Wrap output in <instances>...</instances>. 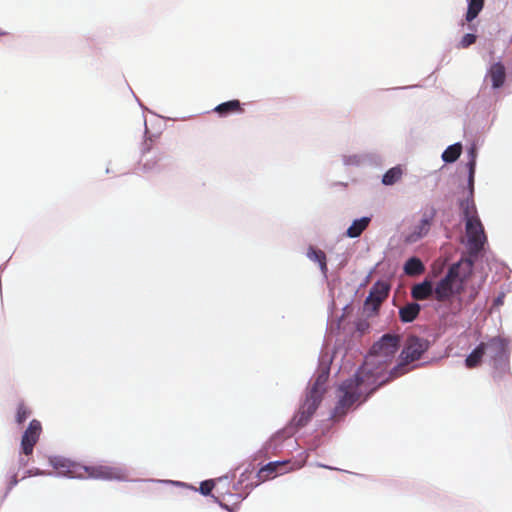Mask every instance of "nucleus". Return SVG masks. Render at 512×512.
I'll use <instances>...</instances> for the list:
<instances>
[{"mask_svg":"<svg viewBox=\"0 0 512 512\" xmlns=\"http://www.w3.org/2000/svg\"><path fill=\"white\" fill-rule=\"evenodd\" d=\"M398 342L397 336L384 335L380 341L374 344L355 379H350L340 386L337 414H343L345 409L362 397L369 395L389 379L384 373V369L393 359L398 349Z\"/></svg>","mask_w":512,"mask_h":512,"instance_id":"nucleus-1","label":"nucleus"},{"mask_svg":"<svg viewBox=\"0 0 512 512\" xmlns=\"http://www.w3.org/2000/svg\"><path fill=\"white\" fill-rule=\"evenodd\" d=\"M454 198H456L461 215L465 221L463 243L467 249L468 256L488 253V238L484 226L478 217L474 195H471V190H467L465 195H456Z\"/></svg>","mask_w":512,"mask_h":512,"instance_id":"nucleus-2","label":"nucleus"},{"mask_svg":"<svg viewBox=\"0 0 512 512\" xmlns=\"http://www.w3.org/2000/svg\"><path fill=\"white\" fill-rule=\"evenodd\" d=\"M49 462L57 471L58 475L70 478H94L104 480L123 478L119 468L108 466L88 467L63 457H51Z\"/></svg>","mask_w":512,"mask_h":512,"instance_id":"nucleus-3","label":"nucleus"},{"mask_svg":"<svg viewBox=\"0 0 512 512\" xmlns=\"http://www.w3.org/2000/svg\"><path fill=\"white\" fill-rule=\"evenodd\" d=\"M473 258H460L459 262L450 267V306L454 302L455 295L460 302L470 301L475 293L471 285Z\"/></svg>","mask_w":512,"mask_h":512,"instance_id":"nucleus-4","label":"nucleus"},{"mask_svg":"<svg viewBox=\"0 0 512 512\" xmlns=\"http://www.w3.org/2000/svg\"><path fill=\"white\" fill-rule=\"evenodd\" d=\"M426 349V345L423 341L418 338L411 337L406 343L404 350L402 351V362L390 372L391 377H396L401 375L407 371L405 366L413 362L421 356V354Z\"/></svg>","mask_w":512,"mask_h":512,"instance_id":"nucleus-5","label":"nucleus"},{"mask_svg":"<svg viewBox=\"0 0 512 512\" xmlns=\"http://www.w3.org/2000/svg\"><path fill=\"white\" fill-rule=\"evenodd\" d=\"M484 356L490 359L495 368L505 369L508 363L507 342L502 338H493L484 343Z\"/></svg>","mask_w":512,"mask_h":512,"instance_id":"nucleus-6","label":"nucleus"},{"mask_svg":"<svg viewBox=\"0 0 512 512\" xmlns=\"http://www.w3.org/2000/svg\"><path fill=\"white\" fill-rule=\"evenodd\" d=\"M163 159V153L155 149L154 141L147 138L142 143L140 164L145 170H155L159 167V163Z\"/></svg>","mask_w":512,"mask_h":512,"instance_id":"nucleus-7","label":"nucleus"},{"mask_svg":"<svg viewBox=\"0 0 512 512\" xmlns=\"http://www.w3.org/2000/svg\"><path fill=\"white\" fill-rule=\"evenodd\" d=\"M390 286L384 281L377 282L371 289L364 305V311L368 316L373 315L378 310L380 304L388 295Z\"/></svg>","mask_w":512,"mask_h":512,"instance_id":"nucleus-8","label":"nucleus"},{"mask_svg":"<svg viewBox=\"0 0 512 512\" xmlns=\"http://www.w3.org/2000/svg\"><path fill=\"white\" fill-rule=\"evenodd\" d=\"M322 395V390L317 389V387L310 390L299 414L294 419L298 426L304 425L313 415L321 401Z\"/></svg>","mask_w":512,"mask_h":512,"instance_id":"nucleus-9","label":"nucleus"},{"mask_svg":"<svg viewBox=\"0 0 512 512\" xmlns=\"http://www.w3.org/2000/svg\"><path fill=\"white\" fill-rule=\"evenodd\" d=\"M476 147L472 145L468 149V162H467V171L468 175L465 179L464 183L459 185L458 189L454 191L453 196L456 195H465L467 190H471V195H474V175H475V167H476Z\"/></svg>","mask_w":512,"mask_h":512,"instance_id":"nucleus-10","label":"nucleus"},{"mask_svg":"<svg viewBox=\"0 0 512 512\" xmlns=\"http://www.w3.org/2000/svg\"><path fill=\"white\" fill-rule=\"evenodd\" d=\"M41 424L37 420H32L29 424V427L24 432V435L22 437L21 446L22 451L29 455L33 451L34 445L37 443L40 434H41Z\"/></svg>","mask_w":512,"mask_h":512,"instance_id":"nucleus-11","label":"nucleus"},{"mask_svg":"<svg viewBox=\"0 0 512 512\" xmlns=\"http://www.w3.org/2000/svg\"><path fill=\"white\" fill-rule=\"evenodd\" d=\"M433 219V213H425L420 222L415 225L413 231L406 236V242L414 243L425 236L431 227V221Z\"/></svg>","mask_w":512,"mask_h":512,"instance_id":"nucleus-12","label":"nucleus"},{"mask_svg":"<svg viewBox=\"0 0 512 512\" xmlns=\"http://www.w3.org/2000/svg\"><path fill=\"white\" fill-rule=\"evenodd\" d=\"M488 77L491 79L492 87L494 89L502 87L506 79L504 65L501 62L492 64L488 70Z\"/></svg>","mask_w":512,"mask_h":512,"instance_id":"nucleus-13","label":"nucleus"},{"mask_svg":"<svg viewBox=\"0 0 512 512\" xmlns=\"http://www.w3.org/2000/svg\"><path fill=\"white\" fill-rule=\"evenodd\" d=\"M214 111L224 117L233 113H242L244 110L239 100H230L217 105Z\"/></svg>","mask_w":512,"mask_h":512,"instance_id":"nucleus-14","label":"nucleus"},{"mask_svg":"<svg viewBox=\"0 0 512 512\" xmlns=\"http://www.w3.org/2000/svg\"><path fill=\"white\" fill-rule=\"evenodd\" d=\"M371 219L369 217H362L354 220L351 226L347 229L346 234L350 238H356L368 227Z\"/></svg>","mask_w":512,"mask_h":512,"instance_id":"nucleus-15","label":"nucleus"},{"mask_svg":"<svg viewBox=\"0 0 512 512\" xmlns=\"http://www.w3.org/2000/svg\"><path fill=\"white\" fill-rule=\"evenodd\" d=\"M433 293V285L430 281H424L412 288V296L416 300L428 298Z\"/></svg>","mask_w":512,"mask_h":512,"instance_id":"nucleus-16","label":"nucleus"},{"mask_svg":"<svg viewBox=\"0 0 512 512\" xmlns=\"http://www.w3.org/2000/svg\"><path fill=\"white\" fill-rule=\"evenodd\" d=\"M420 312V305L417 303H408L399 311L403 322H412Z\"/></svg>","mask_w":512,"mask_h":512,"instance_id":"nucleus-17","label":"nucleus"},{"mask_svg":"<svg viewBox=\"0 0 512 512\" xmlns=\"http://www.w3.org/2000/svg\"><path fill=\"white\" fill-rule=\"evenodd\" d=\"M287 465H289V462H271L260 470L259 477L265 479L272 473L282 474L287 471L283 469Z\"/></svg>","mask_w":512,"mask_h":512,"instance_id":"nucleus-18","label":"nucleus"},{"mask_svg":"<svg viewBox=\"0 0 512 512\" xmlns=\"http://www.w3.org/2000/svg\"><path fill=\"white\" fill-rule=\"evenodd\" d=\"M433 292L438 301H444L448 298V273L445 274L436 287L433 288Z\"/></svg>","mask_w":512,"mask_h":512,"instance_id":"nucleus-19","label":"nucleus"},{"mask_svg":"<svg viewBox=\"0 0 512 512\" xmlns=\"http://www.w3.org/2000/svg\"><path fill=\"white\" fill-rule=\"evenodd\" d=\"M403 171L400 166L389 169L382 178V183L385 185H393L402 177Z\"/></svg>","mask_w":512,"mask_h":512,"instance_id":"nucleus-20","label":"nucleus"},{"mask_svg":"<svg viewBox=\"0 0 512 512\" xmlns=\"http://www.w3.org/2000/svg\"><path fill=\"white\" fill-rule=\"evenodd\" d=\"M484 356V343H481L465 360L468 368L476 367Z\"/></svg>","mask_w":512,"mask_h":512,"instance_id":"nucleus-21","label":"nucleus"},{"mask_svg":"<svg viewBox=\"0 0 512 512\" xmlns=\"http://www.w3.org/2000/svg\"><path fill=\"white\" fill-rule=\"evenodd\" d=\"M484 0H470L468 4V10L466 14V20L471 22L474 20L480 11L483 9Z\"/></svg>","mask_w":512,"mask_h":512,"instance_id":"nucleus-22","label":"nucleus"},{"mask_svg":"<svg viewBox=\"0 0 512 512\" xmlns=\"http://www.w3.org/2000/svg\"><path fill=\"white\" fill-rule=\"evenodd\" d=\"M404 269L408 275H417L423 272L424 265L419 258H409L404 266Z\"/></svg>","mask_w":512,"mask_h":512,"instance_id":"nucleus-23","label":"nucleus"},{"mask_svg":"<svg viewBox=\"0 0 512 512\" xmlns=\"http://www.w3.org/2000/svg\"><path fill=\"white\" fill-rule=\"evenodd\" d=\"M327 378H328V371H327V369H324V370L319 374V376L317 377V380H316V382H315V384L313 385V387H312V388H316V387H317V389L322 390V394H323V393H324V390H325V389H324V385H325V383H326V381H327Z\"/></svg>","mask_w":512,"mask_h":512,"instance_id":"nucleus-24","label":"nucleus"},{"mask_svg":"<svg viewBox=\"0 0 512 512\" xmlns=\"http://www.w3.org/2000/svg\"><path fill=\"white\" fill-rule=\"evenodd\" d=\"M327 378H328V371H327V369H324V370L319 374V376L317 377V380H316V382H315V384L313 385V387H312V388H316V387H317V389L322 390V394H323V393H324V390H325V389H324V385H325V383H326V381H327Z\"/></svg>","mask_w":512,"mask_h":512,"instance_id":"nucleus-25","label":"nucleus"},{"mask_svg":"<svg viewBox=\"0 0 512 512\" xmlns=\"http://www.w3.org/2000/svg\"><path fill=\"white\" fill-rule=\"evenodd\" d=\"M462 145L460 143H456L450 145V163L455 162L461 155Z\"/></svg>","mask_w":512,"mask_h":512,"instance_id":"nucleus-26","label":"nucleus"},{"mask_svg":"<svg viewBox=\"0 0 512 512\" xmlns=\"http://www.w3.org/2000/svg\"><path fill=\"white\" fill-rule=\"evenodd\" d=\"M476 38L477 37L475 34H471V33L465 34L459 43V47H461V48L469 47L470 45H472L476 42Z\"/></svg>","mask_w":512,"mask_h":512,"instance_id":"nucleus-27","label":"nucleus"},{"mask_svg":"<svg viewBox=\"0 0 512 512\" xmlns=\"http://www.w3.org/2000/svg\"><path fill=\"white\" fill-rule=\"evenodd\" d=\"M29 415H30V411L25 406L20 405L18 407L16 420L18 423H22L29 417Z\"/></svg>","mask_w":512,"mask_h":512,"instance_id":"nucleus-28","label":"nucleus"},{"mask_svg":"<svg viewBox=\"0 0 512 512\" xmlns=\"http://www.w3.org/2000/svg\"><path fill=\"white\" fill-rule=\"evenodd\" d=\"M213 487H214V481L207 480V481H204L201 483L199 490H200L201 494L208 495L210 493V491L213 489Z\"/></svg>","mask_w":512,"mask_h":512,"instance_id":"nucleus-29","label":"nucleus"},{"mask_svg":"<svg viewBox=\"0 0 512 512\" xmlns=\"http://www.w3.org/2000/svg\"><path fill=\"white\" fill-rule=\"evenodd\" d=\"M307 256L318 257V256H325V254L321 250H317V249H315L313 247H309L308 252H307Z\"/></svg>","mask_w":512,"mask_h":512,"instance_id":"nucleus-30","label":"nucleus"},{"mask_svg":"<svg viewBox=\"0 0 512 512\" xmlns=\"http://www.w3.org/2000/svg\"><path fill=\"white\" fill-rule=\"evenodd\" d=\"M316 261H317V264L318 266L320 267V269L324 272L325 271V268H326V263H325V258H321V257H318V258H315Z\"/></svg>","mask_w":512,"mask_h":512,"instance_id":"nucleus-31","label":"nucleus"},{"mask_svg":"<svg viewBox=\"0 0 512 512\" xmlns=\"http://www.w3.org/2000/svg\"><path fill=\"white\" fill-rule=\"evenodd\" d=\"M442 159L445 163H448V158H449V155H448V148H446L443 153H442Z\"/></svg>","mask_w":512,"mask_h":512,"instance_id":"nucleus-32","label":"nucleus"},{"mask_svg":"<svg viewBox=\"0 0 512 512\" xmlns=\"http://www.w3.org/2000/svg\"><path fill=\"white\" fill-rule=\"evenodd\" d=\"M303 466V463H294L288 470L299 469Z\"/></svg>","mask_w":512,"mask_h":512,"instance_id":"nucleus-33","label":"nucleus"},{"mask_svg":"<svg viewBox=\"0 0 512 512\" xmlns=\"http://www.w3.org/2000/svg\"><path fill=\"white\" fill-rule=\"evenodd\" d=\"M168 483H171V484H174V485H177V486H184L185 484L182 483V482H178V481H167Z\"/></svg>","mask_w":512,"mask_h":512,"instance_id":"nucleus-34","label":"nucleus"},{"mask_svg":"<svg viewBox=\"0 0 512 512\" xmlns=\"http://www.w3.org/2000/svg\"><path fill=\"white\" fill-rule=\"evenodd\" d=\"M496 303H497V304H502V297H498V298L496 299Z\"/></svg>","mask_w":512,"mask_h":512,"instance_id":"nucleus-35","label":"nucleus"}]
</instances>
